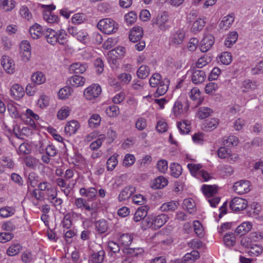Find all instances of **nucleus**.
I'll return each instance as SVG.
<instances>
[{"label":"nucleus","mask_w":263,"mask_h":263,"mask_svg":"<svg viewBox=\"0 0 263 263\" xmlns=\"http://www.w3.org/2000/svg\"><path fill=\"white\" fill-rule=\"evenodd\" d=\"M44 35L47 42L52 45H54L57 43L65 44L66 37L67 36L66 31L64 29L55 31L50 28L46 29Z\"/></svg>","instance_id":"1"},{"label":"nucleus","mask_w":263,"mask_h":263,"mask_svg":"<svg viewBox=\"0 0 263 263\" xmlns=\"http://www.w3.org/2000/svg\"><path fill=\"white\" fill-rule=\"evenodd\" d=\"M97 27L103 33L110 34L117 32L119 25L110 18H105L100 20L97 24Z\"/></svg>","instance_id":"2"},{"label":"nucleus","mask_w":263,"mask_h":263,"mask_svg":"<svg viewBox=\"0 0 263 263\" xmlns=\"http://www.w3.org/2000/svg\"><path fill=\"white\" fill-rule=\"evenodd\" d=\"M41 7L43 9L44 20L48 24H58L60 22V18L58 15L52 13V11L55 9L56 7L53 4L51 5H41Z\"/></svg>","instance_id":"3"},{"label":"nucleus","mask_w":263,"mask_h":263,"mask_svg":"<svg viewBox=\"0 0 263 263\" xmlns=\"http://www.w3.org/2000/svg\"><path fill=\"white\" fill-rule=\"evenodd\" d=\"M126 49L125 47L123 46H118L114 49L108 52V62L113 68L118 66L119 62L118 59L124 57Z\"/></svg>","instance_id":"4"},{"label":"nucleus","mask_w":263,"mask_h":263,"mask_svg":"<svg viewBox=\"0 0 263 263\" xmlns=\"http://www.w3.org/2000/svg\"><path fill=\"white\" fill-rule=\"evenodd\" d=\"M169 15L166 12L159 13L156 17L153 18L152 22L154 26H156L162 31H165L170 28L168 24Z\"/></svg>","instance_id":"5"},{"label":"nucleus","mask_w":263,"mask_h":263,"mask_svg":"<svg viewBox=\"0 0 263 263\" xmlns=\"http://www.w3.org/2000/svg\"><path fill=\"white\" fill-rule=\"evenodd\" d=\"M20 118L24 123L29 125L33 129H35L36 127L35 121L40 119L39 116L30 108H27L25 111L22 112Z\"/></svg>","instance_id":"6"},{"label":"nucleus","mask_w":263,"mask_h":263,"mask_svg":"<svg viewBox=\"0 0 263 263\" xmlns=\"http://www.w3.org/2000/svg\"><path fill=\"white\" fill-rule=\"evenodd\" d=\"M19 53L21 61L24 63L30 61L31 58V47L27 40L22 41L20 44Z\"/></svg>","instance_id":"7"},{"label":"nucleus","mask_w":263,"mask_h":263,"mask_svg":"<svg viewBox=\"0 0 263 263\" xmlns=\"http://www.w3.org/2000/svg\"><path fill=\"white\" fill-rule=\"evenodd\" d=\"M101 92L102 88L99 84H92L84 89L83 95L86 100L93 101L99 97Z\"/></svg>","instance_id":"8"},{"label":"nucleus","mask_w":263,"mask_h":263,"mask_svg":"<svg viewBox=\"0 0 263 263\" xmlns=\"http://www.w3.org/2000/svg\"><path fill=\"white\" fill-rule=\"evenodd\" d=\"M217 154L219 158L224 159L230 163L236 161L239 158L238 155L233 153L231 149L223 146L218 148Z\"/></svg>","instance_id":"9"},{"label":"nucleus","mask_w":263,"mask_h":263,"mask_svg":"<svg viewBox=\"0 0 263 263\" xmlns=\"http://www.w3.org/2000/svg\"><path fill=\"white\" fill-rule=\"evenodd\" d=\"M0 61L2 67L7 73L12 74L15 72V64L12 58L7 55H3Z\"/></svg>","instance_id":"10"},{"label":"nucleus","mask_w":263,"mask_h":263,"mask_svg":"<svg viewBox=\"0 0 263 263\" xmlns=\"http://www.w3.org/2000/svg\"><path fill=\"white\" fill-rule=\"evenodd\" d=\"M189 108V105H186L184 107H183L182 102L179 99H178L173 105L170 116L172 118L180 117L184 113L187 112Z\"/></svg>","instance_id":"11"},{"label":"nucleus","mask_w":263,"mask_h":263,"mask_svg":"<svg viewBox=\"0 0 263 263\" xmlns=\"http://www.w3.org/2000/svg\"><path fill=\"white\" fill-rule=\"evenodd\" d=\"M185 36V32L180 29L173 30L170 37V44L171 45H178L182 44Z\"/></svg>","instance_id":"12"},{"label":"nucleus","mask_w":263,"mask_h":263,"mask_svg":"<svg viewBox=\"0 0 263 263\" xmlns=\"http://www.w3.org/2000/svg\"><path fill=\"white\" fill-rule=\"evenodd\" d=\"M215 42L214 36L209 33L204 34L203 37L199 43V48L202 52L208 51L213 45Z\"/></svg>","instance_id":"13"},{"label":"nucleus","mask_w":263,"mask_h":263,"mask_svg":"<svg viewBox=\"0 0 263 263\" xmlns=\"http://www.w3.org/2000/svg\"><path fill=\"white\" fill-rule=\"evenodd\" d=\"M251 186V183L249 181L242 180L235 182L233 188L236 193L239 194H243L250 191Z\"/></svg>","instance_id":"14"},{"label":"nucleus","mask_w":263,"mask_h":263,"mask_svg":"<svg viewBox=\"0 0 263 263\" xmlns=\"http://www.w3.org/2000/svg\"><path fill=\"white\" fill-rule=\"evenodd\" d=\"M248 201L245 199L235 197L231 201L230 206L231 209L235 212L243 210L248 205Z\"/></svg>","instance_id":"15"},{"label":"nucleus","mask_w":263,"mask_h":263,"mask_svg":"<svg viewBox=\"0 0 263 263\" xmlns=\"http://www.w3.org/2000/svg\"><path fill=\"white\" fill-rule=\"evenodd\" d=\"M80 127V123L75 120H72L66 123L64 132L67 136H70L75 134Z\"/></svg>","instance_id":"16"},{"label":"nucleus","mask_w":263,"mask_h":263,"mask_svg":"<svg viewBox=\"0 0 263 263\" xmlns=\"http://www.w3.org/2000/svg\"><path fill=\"white\" fill-rule=\"evenodd\" d=\"M74 205L77 208L81 209L82 211L85 210L90 212L91 213L95 212L96 210L93 208L92 205H90L88 202V200L82 198H77L74 200Z\"/></svg>","instance_id":"17"},{"label":"nucleus","mask_w":263,"mask_h":263,"mask_svg":"<svg viewBox=\"0 0 263 263\" xmlns=\"http://www.w3.org/2000/svg\"><path fill=\"white\" fill-rule=\"evenodd\" d=\"M143 31L140 26H134L130 31L129 39L132 42H136L140 40L143 36Z\"/></svg>","instance_id":"18"},{"label":"nucleus","mask_w":263,"mask_h":263,"mask_svg":"<svg viewBox=\"0 0 263 263\" xmlns=\"http://www.w3.org/2000/svg\"><path fill=\"white\" fill-rule=\"evenodd\" d=\"M167 184V179L164 176H160L151 181L150 186L154 190H158L164 187Z\"/></svg>","instance_id":"19"},{"label":"nucleus","mask_w":263,"mask_h":263,"mask_svg":"<svg viewBox=\"0 0 263 263\" xmlns=\"http://www.w3.org/2000/svg\"><path fill=\"white\" fill-rule=\"evenodd\" d=\"M201 190L206 199L215 196L218 192L217 186L215 185L203 184Z\"/></svg>","instance_id":"20"},{"label":"nucleus","mask_w":263,"mask_h":263,"mask_svg":"<svg viewBox=\"0 0 263 263\" xmlns=\"http://www.w3.org/2000/svg\"><path fill=\"white\" fill-rule=\"evenodd\" d=\"M79 194L81 196L86 197L88 201L92 200L97 196V191L92 187L85 188L81 187L79 190Z\"/></svg>","instance_id":"21"},{"label":"nucleus","mask_w":263,"mask_h":263,"mask_svg":"<svg viewBox=\"0 0 263 263\" xmlns=\"http://www.w3.org/2000/svg\"><path fill=\"white\" fill-rule=\"evenodd\" d=\"M86 79L84 77L74 75L68 78L67 83L73 87L83 86L85 83Z\"/></svg>","instance_id":"22"},{"label":"nucleus","mask_w":263,"mask_h":263,"mask_svg":"<svg viewBox=\"0 0 263 263\" xmlns=\"http://www.w3.org/2000/svg\"><path fill=\"white\" fill-rule=\"evenodd\" d=\"M234 20V13H231L224 16L219 23L220 28L224 30L228 29L233 23Z\"/></svg>","instance_id":"23"},{"label":"nucleus","mask_w":263,"mask_h":263,"mask_svg":"<svg viewBox=\"0 0 263 263\" xmlns=\"http://www.w3.org/2000/svg\"><path fill=\"white\" fill-rule=\"evenodd\" d=\"M136 191V188L133 186H127L125 187L120 193L118 196V200L120 201H125L128 199Z\"/></svg>","instance_id":"24"},{"label":"nucleus","mask_w":263,"mask_h":263,"mask_svg":"<svg viewBox=\"0 0 263 263\" xmlns=\"http://www.w3.org/2000/svg\"><path fill=\"white\" fill-rule=\"evenodd\" d=\"M24 90L23 87L18 84H13L11 88L10 95L16 100H19L24 95Z\"/></svg>","instance_id":"25"},{"label":"nucleus","mask_w":263,"mask_h":263,"mask_svg":"<svg viewBox=\"0 0 263 263\" xmlns=\"http://www.w3.org/2000/svg\"><path fill=\"white\" fill-rule=\"evenodd\" d=\"M253 227V224L250 221H244L239 224L235 230V233L243 235L248 233Z\"/></svg>","instance_id":"26"},{"label":"nucleus","mask_w":263,"mask_h":263,"mask_svg":"<svg viewBox=\"0 0 263 263\" xmlns=\"http://www.w3.org/2000/svg\"><path fill=\"white\" fill-rule=\"evenodd\" d=\"M154 220V230H157L162 227L169 219V217L165 214L153 216Z\"/></svg>","instance_id":"27"},{"label":"nucleus","mask_w":263,"mask_h":263,"mask_svg":"<svg viewBox=\"0 0 263 263\" xmlns=\"http://www.w3.org/2000/svg\"><path fill=\"white\" fill-rule=\"evenodd\" d=\"M31 80L35 85H40L45 83L46 77L43 72L37 71L32 73Z\"/></svg>","instance_id":"28"},{"label":"nucleus","mask_w":263,"mask_h":263,"mask_svg":"<svg viewBox=\"0 0 263 263\" xmlns=\"http://www.w3.org/2000/svg\"><path fill=\"white\" fill-rule=\"evenodd\" d=\"M50 97L45 93H42L39 96L36 101V105L39 108L42 109L46 108L50 104Z\"/></svg>","instance_id":"29"},{"label":"nucleus","mask_w":263,"mask_h":263,"mask_svg":"<svg viewBox=\"0 0 263 263\" xmlns=\"http://www.w3.org/2000/svg\"><path fill=\"white\" fill-rule=\"evenodd\" d=\"M29 32L31 38L37 39L41 37L43 33V28L40 25L35 23L30 27Z\"/></svg>","instance_id":"30"},{"label":"nucleus","mask_w":263,"mask_h":263,"mask_svg":"<svg viewBox=\"0 0 263 263\" xmlns=\"http://www.w3.org/2000/svg\"><path fill=\"white\" fill-rule=\"evenodd\" d=\"M87 68V66L86 64L76 62L70 65L69 70L72 73L82 74L86 70Z\"/></svg>","instance_id":"31"},{"label":"nucleus","mask_w":263,"mask_h":263,"mask_svg":"<svg viewBox=\"0 0 263 263\" xmlns=\"http://www.w3.org/2000/svg\"><path fill=\"white\" fill-rule=\"evenodd\" d=\"M206 78V75L203 70H195L192 75V81L195 84L202 83Z\"/></svg>","instance_id":"32"},{"label":"nucleus","mask_w":263,"mask_h":263,"mask_svg":"<svg viewBox=\"0 0 263 263\" xmlns=\"http://www.w3.org/2000/svg\"><path fill=\"white\" fill-rule=\"evenodd\" d=\"M189 96L191 100L197 102V105H200L203 99L201 96V92L199 88L194 87L189 93Z\"/></svg>","instance_id":"33"},{"label":"nucleus","mask_w":263,"mask_h":263,"mask_svg":"<svg viewBox=\"0 0 263 263\" xmlns=\"http://www.w3.org/2000/svg\"><path fill=\"white\" fill-rule=\"evenodd\" d=\"M212 113L213 110L211 108L208 107H200L196 113V117L202 120L209 117Z\"/></svg>","instance_id":"34"},{"label":"nucleus","mask_w":263,"mask_h":263,"mask_svg":"<svg viewBox=\"0 0 263 263\" xmlns=\"http://www.w3.org/2000/svg\"><path fill=\"white\" fill-rule=\"evenodd\" d=\"M119 155L117 153H114L112 156L108 158L106 161V168L108 171H113L117 166L118 163V158Z\"/></svg>","instance_id":"35"},{"label":"nucleus","mask_w":263,"mask_h":263,"mask_svg":"<svg viewBox=\"0 0 263 263\" xmlns=\"http://www.w3.org/2000/svg\"><path fill=\"white\" fill-rule=\"evenodd\" d=\"M177 127L181 134H187L190 132L191 128V122L189 120H183L178 123Z\"/></svg>","instance_id":"36"},{"label":"nucleus","mask_w":263,"mask_h":263,"mask_svg":"<svg viewBox=\"0 0 263 263\" xmlns=\"http://www.w3.org/2000/svg\"><path fill=\"white\" fill-rule=\"evenodd\" d=\"M199 258V253L198 251L194 250L190 253H186L183 257V263H194Z\"/></svg>","instance_id":"37"},{"label":"nucleus","mask_w":263,"mask_h":263,"mask_svg":"<svg viewBox=\"0 0 263 263\" xmlns=\"http://www.w3.org/2000/svg\"><path fill=\"white\" fill-rule=\"evenodd\" d=\"M15 0H1L0 8L4 11L8 12L12 10L15 7Z\"/></svg>","instance_id":"38"},{"label":"nucleus","mask_w":263,"mask_h":263,"mask_svg":"<svg viewBox=\"0 0 263 263\" xmlns=\"http://www.w3.org/2000/svg\"><path fill=\"white\" fill-rule=\"evenodd\" d=\"M72 90L69 86H65L61 88L58 92V98L59 100H65L71 95Z\"/></svg>","instance_id":"39"},{"label":"nucleus","mask_w":263,"mask_h":263,"mask_svg":"<svg viewBox=\"0 0 263 263\" xmlns=\"http://www.w3.org/2000/svg\"><path fill=\"white\" fill-rule=\"evenodd\" d=\"M255 97V95L254 94L252 95L251 96H249L248 93H243L237 98L235 103L238 106H243L246 104L248 100L252 99Z\"/></svg>","instance_id":"40"},{"label":"nucleus","mask_w":263,"mask_h":263,"mask_svg":"<svg viewBox=\"0 0 263 263\" xmlns=\"http://www.w3.org/2000/svg\"><path fill=\"white\" fill-rule=\"evenodd\" d=\"M179 205V203L176 201H171L165 202L160 206V209L163 212L174 211Z\"/></svg>","instance_id":"41"},{"label":"nucleus","mask_w":263,"mask_h":263,"mask_svg":"<svg viewBox=\"0 0 263 263\" xmlns=\"http://www.w3.org/2000/svg\"><path fill=\"white\" fill-rule=\"evenodd\" d=\"M205 24L204 20L199 18L197 19L192 25L191 31L195 33L200 32L202 30Z\"/></svg>","instance_id":"42"},{"label":"nucleus","mask_w":263,"mask_h":263,"mask_svg":"<svg viewBox=\"0 0 263 263\" xmlns=\"http://www.w3.org/2000/svg\"><path fill=\"white\" fill-rule=\"evenodd\" d=\"M15 213L13 206H5L0 209V216L2 218H8L13 216Z\"/></svg>","instance_id":"43"},{"label":"nucleus","mask_w":263,"mask_h":263,"mask_svg":"<svg viewBox=\"0 0 263 263\" xmlns=\"http://www.w3.org/2000/svg\"><path fill=\"white\" fill-rule=\"evenodd\" d=\"M70 111V107L66 105L61 107L57 112V118L60 120H65L69 116Z\"/></svg>","instance_id":"44"},{"label":"nucleus","mask_w":263,"mask_h":263,"mask_svg":"<svg viewBox=\"0 0 263 263\" xmlns=\"http://www.w3.org/2000/svg\"><path fill=\"white\" fill-rule=\"evenodd\" d=\"M238 39V33L236 31L231 32L226 37L224 41V45L230 48L234 44Z\"/></svg>","instance_id":"45"},{"label":"nucleus","mask_w":263,"mask_h":263,"mask_svg":"<svg viewBox=\"0 0 263 263\" xmlns=\"http://www.w3.org/2000/svg\"><path fill=\"white\" fill-rule=\"evenodd\" d=\"M183 207L191 214L196 210L195 202L192 198H186L183 200Z\"/></svg>","instance_id":"46"},{"label":"nucleus","mask_w":263,"mask_h":263,"mask_svg":"<svg viewBox=\"0 0 263 263\" xmlns=\"http://www.w3.org/2000/svg\"><path fill=\"white\" fill-rule=\"evenodd\" d=\"M72 160V163L80 168H83L86 165V160L80 154H76Z\"/></svg>","instance_id":"47"},{"label":"nucleus","mask_w":263,"mask_h":263,"mask_svg":"<svg viewBox=\"0 0 263 263\" xmlns=\"http://www.w3.org/2000/svg\"><path fill=\"white\" fill-rule=\"evenodd\" d=\"M219 123V121L217 118H211L207 120L204 124V129L206 131H211L215 129Z\"/></svg>","instance_id":"48"},{"label":"nucleus","mask_w":263,"mask_h":263,"mask_svg":"<svg viewBox=\"0 0 263 263\" xmlns=\"http://www.w3.org/2000/svg\"><path fill=\"white\" fill-rule=\"evenodd\" d=\"M218 60L224 65L230 64L232 61V55L230 52H222L218 57Z\"/></svg>","instance_id":"49"},{"label":"nucleus","mask_w":263,"mask_h":263,"mask_svg":"<svg viewBox=\"0 0 263 263\" xmlns=\"http://www.w3.org/2000/svg\"><path fill=\"white\" fill-rule=\"evenodd\" d=\"M171 174L175 178H178L182 172L181 166L176 163H171L170 165Z\"/></svg>","instance_id":"50"},{"label":"nucleus","mask_w":263,"mask_h":263,"mask_svg":"<svg viewBox=\"0 0 263 263\" xmlns=\"http://www.w3.org/2000/svg\"><path fill=\"white\" fill-rule=\"evenodd\" d=\"M157 89L155 93L156 97L164 95L167 91L168 88V81L167 80H164L163 82L157 86Z\"/></svg>","instance_id":"51"},{"label":"nucleus","mask_w":263,"mask_h":263,"mask_svg":"<svg viewBox=\"0 0 263 263\" xmlns=\"http://www.w3.org/2000/svg\"><path fill=\"white\" fill-rule=\"evenodd\" d=\"M147 214V212L145 208H139L135 213L134 220L136 222L140 221L144 219L146 216Z\"/></svg>","instance_id":"52"},{"label":"nucleus","mask_w":263,"mask_h":263,"mask_svg":"<svg viewBox=\"0 0 263 263\" xmlns=\"http://www.w3.org/2000/svg\"><path fill=\"white\" fill-rule=\"evenodd\" d=\"M164 80H162L161 75L158 73H154L149 79V84L152 87H156L163 82Z\"/></svg>","instance_id":"53"},{"label":"nucleus","mask_w":263,"mask_h":263,"mask_svg":"<svg viewBox=\"0 0 263 263\" xmlns=\"http://www.w3.org/2000/svg\"><path fill=\"white\" fill-rule=\"evenodd\" d=\"M191 174L192 176L197 177L199 172L202 170V166L200 164L189 163L187 165Z\"/></svg>","instance_id":"54"},{"label":"nucleus","mask_w":263,"mask_h":263,"mask_svg":"<svg viewBox=\"0 0 263 263\" xmlns=\"http://www.w3.org/2000/svg\"><path fill=\"white\" fill-rule=\"evenodd\" d=\"M106 139V136L104 134L100 135L99 137L96 139V140L92 141L89 146L91 150H97L99 148L102 144V142Z\"/></svg>","instance_id":"55"},{"label":"nucleus","mask_w":263,"mask_h":263,"mask_svg":"<svg viewBox=\"0 0 263 263\" xmlns=\"http://www.w3.org/2000/svg\"><path fill=\"white\" fill-rule=\"evenodd\" d=\"M22 248V246L18 243L12 244L7 250V254L10 256H15L21 251Z\"/></svg>","instance_id":"56"},{"label":"nucleus","mask_w":263,"mask_h":263,"mask_svg":"<svg viewBox=\"0 0 263 263\" xmlns=\"http://www.w3.org/2000/svg\"><path fill=\"white\" fill-rule=\"evenodd\" d=\"M105 112L108 117L114 118L119 115L120 109L118 106L112 105L106 109Z\"/></svg>","instance_id":"57"},{"label":"nucleus","mask_w":263,"mask_h":263,"mask_svg":"<svg viewBox=\"0 0 263 263\" xmlns=\"http://www.w3.org/2000/svg\"><path fill=\"white\" fill-rule=\"evenodd\" d=\"M101 118L98 114H93L88 120L89 126L92 128L98 127L101 123Z\"/></svg>","instance_id":"58"},{"label":"nucleus","mask_w":263,"mask_h":263,"mask_svg":"<svg viewBox=\"0 0 263 263\" xmlns=\"http://www.w3.org/2000/svg\"><path fill=\"white\" fill-rule=\"evenodd\" d=\"M220 175L223 178L230 176L233 173V167L229 165H225L219 168Z\"/></svg>","instance_id":"59"},{"label":"nucleus","mask_w":263,"mask_h":263,"mask_svg":"<svg viewBox=\"0 0 263 263\" xmlns=\"http://www.w3.org/2000/svg\"><path fill=\"white\" fill-rule=\"evenodd\" d=\"M136 161L135 156L131 154H127L125 155L123 160V165L129 167L133 165Z\"/></svg>","instance_id":"60"},{"label":"nucleus","mask_w":263,"mask_h":263,"mask_svg":"<svg viewBox=\"0 0 263 263\" xmlns=\"http://www.w3.org/2000/svg\"><path fill=\"white\" fill-rule=\"evenodd\" d=\"M31 151V145L28 143L24 142L20 145L17 152L19 155H23L29 154Z\"/></svg>","instance_id":"61"},{"label":"nucleus","mask_w":263,"mask_h":263,"mask_svg":"<svg viewBox=\"0 0 263 263\" xmlns=\"http://www.w3.org/2000/svg\"><path fill=\"white\" fill-rule=\"evenodd\" d=\"M96 228L100 233H105L108 229V224L106 220L101 219L96 223Z\"/></svg>","instance_id":"62"},{"label":"nucleus","mask_w":263,"mask_h":263,"mask_svg":"<svg viewBox=\"0 0 263 263\" xmlns=\"http://www.w3.org/2000/svg\"><path fill=\"white\" fill-rule=\"evenodd\" d=\"M149 73V69L146 65H141L137 70V76L140 79H144L148 76Z\"/></svg>","instance_id":"63"},{"label":"nucleus","mask_w":263,"mask_h":263,"mask_svg":"<svg viewBox=\"0 0 263 263\" xmlns=\"http://www.w3.org/2000/svg\"><path fill=\"white\" fill-rule=\"evenodd\" d=\"M224 244L228 247L234 246L236 243V237L234 234H227L223 237Z\"/></svg>","instance_id":"64"}]
</instances>
